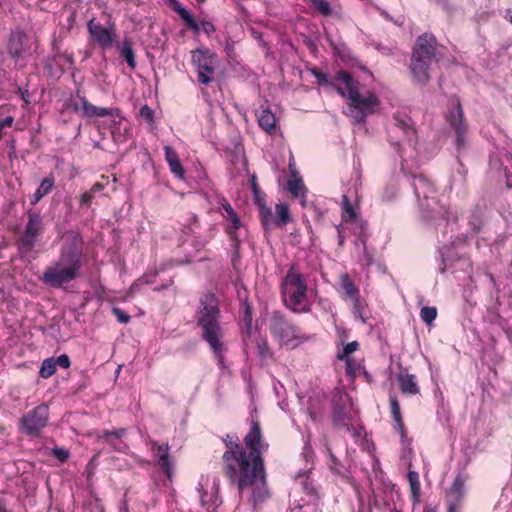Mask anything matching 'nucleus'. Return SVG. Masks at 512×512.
<instances>
[{"label":"nucleus","mask_w":512,"mask_h":512,"mask_svg":"<svg viewBox=\"0 0 512 512\" xmlns=\"http://www.w3.org/2000/svg\"><path fill=\"white\" fill-rule=\"evenodd\" d=\"M226 450L222 455V474L231 486L235 487L240 497L250 488L254 505L263 503L269 498L266 471L262 457L263 442L260 425L252 421L244 445L229 435L224 439Z\"/></svg>","instance_id":"obj_1"},{"label":"nucleus","mask_w":512,"mask_h":512,"mask_svg":"<svg viewBox=\"0 0 512 512\" xmlns=\"http://www.w3.org/2000/svg\"><path fill=\"white\" fill-rule=\"evenodd\" d=\"M58 259L43 272L40 280L45 285L60 289L81 276L83 266L82 238L76 232L66 236Z\"/></svg>","instance_id":"obj_2"},{"label":"nucleus","mask_w":512,"mask_h":512,"mask_svg":"<svg viewBox=\"0 0 512 512\" xmlns=\"http://www.w3.org/2000/svg\"><path fill=\"white\" fill-rule=\"evenodd\" d=\"M196 323L201 328V337L208 343L216 357L222 359L226 350L222 341L224 332L220 324L219 301L212 292L205 293L199 300Z\"/></svg>","instance_id":"obj_3"},{"label":"nucleus","mask_w":512,"mask_h":512,"mask_svg":"<svg viewBox=\"0 0 512 512\" xmlns=\"http://www.w3.org/2000/svg\"><path fill=\"white\" fill-rule=\"evenodd\" d=\"M412 186L418 202L421 217L426 221L457 220L449 204H442L436 196L434 184L425 176H413Z\"/></svg>","instance_id":"obj_4"},{"label":"nucleus","mask_w":512,"mask_h":512,"mask_svg":"<svg viewBox=\"0 0 512 512\" xmlns=\"http://www.w3.org/2000/svg\"><path fill=\"white\" fill-rule=\"evenodd\" d=\"M335 79L346 86L347 97L356 111L354 118L358 122L363 121L367 114H372L377 110L380 105L378 97L373 92L362 95L359 92L358 81L348 71H338Z\"/></svg>","instance_id":"obj_5"},{"label":"nucleus","mask_w":512,"mask_h":512,"mask_svg":"<svg viewBox=\"0 0 512 512\" xmlns=\"http://www.w3.org/2000/svg\"><path fill=\"white\" fill-rule=\"evenodd\" d=\"M308 286L304 275L292 264L282 282V294L287 308L294 312H307L306 306Z\"/></svg>","instance_id":"obj_6"},{"label":"nucleus","mask_w":512,"mask_h":512,"mask_svg":"<svg viewBox=\"0 0 512 512\" xmlns=\"http://www.w3.org/2000/svg\"><path fill=\"white\" fill-rule=\"evenodd\" d=\"M38 40L33 34L22 30L12 31L7 43V52L15 63L24 62L37 52Z\"/></svg>","instance_id":"obj_7"},{"label":"nucleus","mask_w":512,"mask_h":512,"mask_svg":"<svg viewBox=\"0 0 512 512\" xmlns=\"http://www.w3.org/2000/svg\"><path fill=\"white\" fill-rule=\"evenodd\" d=\"M445 120L449 128L454 131L457 149H462L465 146L468 124L465 121L464 111L457 96L450 97L449 107L445 113Z\"/></svg>","instance_id":"obj_8"},{"label":"nucleus","mask_w":512,"mask_h":512,"mask_svg":"<svg viewBox=\"0 0 512 512\" xmlns=\"http://www.w3.org/2000/svg\"><path fill=\"white\" fill-rule=\"evenodd\" d=\"M191 61L197 67L198 81L209 85L214 80L217 66V56L205 47L197 48L191 52Z\"/></svg>","instance_id":"obj_9"},{"label":"nucleus","mask_w":512,"mask_h":512,"mask_svg":"<svg viewBox=\"0 0 512 512\" xmlns=\"http://www.w3.org/2000/svg\"><path fill=\"white\" fill-rule=\"evenodd\" d=\"M269 330L283 344H288L298 338L300 332L299 328L286 319L279 311L273 312L270 317Z\"/></svg>","instance_id":"obj_10"},{"label":"nucleus","mask_w":512,"mask_h":512,"mask_svg":"<svg viewBox=\"0 0 512 512\" xmlns=\"http://www.w3.org/2000/svg\"><path fill=\"white\" fill-rule=\"evenodd\" d=\"M49 408L46 404H40L21 418L22 430L29 436H37L47 426Z\"/></svg>","instance_id":"obj_11"},{"label":"nucleus","mask_w":512,"mask_h":512,"mask_svg":"<svg viewBox=\"0 0 512 512\" xmlns=\"http://www.w3.org/2000/svg\"><path fill=\"white\" fill-rule=\"evenodd\" d=\"M42 231L43 219L41 215L35 211H28V222L19 240L22 249L31 251Z\"/></svg>","instance_id":"obj_12"},{"label":"nucleus","mask_w":512,"mask_h":512,"mask_svg":"<svg viewBox=\"0 0 512 512\" xmlns=\"http://www.w3.org/2000/svg\"><path fill=\"white\" fill-rule=\"evenodd\" d=\"M87 29L92 40L102 49H108L112 46L115 34L114 24L109 23L108 26H104L99 20L92 18L87 23Z\"/></svg>","instance_id":"obj_13"},{"label":"nucleus","mask_w":512,"mask_h":512,"mask_svg":"<svg viewBox=\"0 0 512 512\" xmlns=\"http://www.w3.org/2000/svg\"><path fill=\"white\" fill-rule=\"evenodd\" d=\"M412 53H417L419 56L432 61H438L439 52L436 37L428 32L421 34L415 41Z\"/></svg>","instance_id":"obj_14"},{"label":"nucleus","mask_w":512,"mask_h":512,"mask_svg":"<svg viewBox=\"0 0 512 512\" xmlns=\"http://www.w3.org/2000/svg\"><path fill=\"white\" fill-rule=\"evenodd\" d=\"M432 60L419 56L417 53H411L409 69L414 81L425 86L431 79L430 68Z\"/></svg>","instance_id":"obj_15"},{"label":"nucleus","mask_w":512,"mask_h":512,"mask_svg":"<svg viewBox=\"0 0 512 512\" xmlns=\"http://www.w3.org/2000/svg\"><path fill=\"white\" fill-rule=\"evenodd\" d=\"M170 8L175 11L179 17L186 23V25L191 28L194 32L198 33L200 28H202L203 32L206 34H212L215 32V26L210 21H203L201 26L196 22L194 17L190 14V12L184 8L181 3L177 0H170Z\"/></svg>","instance_id":"obj_16"},{"label":"nucleus","mask_w":512,"mask_h":512,"mask_svg":"<svg viewBox=\"0 0 512 512\" xmlns=\"http://www.w3.org/2000/svg\"><path fill=\"white\" fill-rule=\"evenodd\" d=\"M250 181L254 202L259 209L261 222L267 228L272 221V211L265 203V195L258 187L256 176L252 175Z\"/></svg>","instance_id":"obj_17"},{"label":"nucleus","mask_w":512,"mask_h":512,"mask_svg":"<svg viewBox=\"0 0 512 512\" xmlns=\"http://www.w3.org/2000/svg\"><path fill=\"white\" fill-rule=\"evenodd\" d=\"M151 450L157 458V463L161 470L166 474V476L171 479L172 477V469L173 464L171 461V457L169 454V445H160L156 441H151Z\"/></svg>","instance_id":"obj_18"},{"label":"nucleus","mask_w":512,"mask_h":512,"mask_svg":"<svg viewBox=\"0 0 512 512\" xmlns=\"http://www.w3.org/2000/svg\"><path fill=\"white\" fill-rule=\"evenodd\" d=\"M332 422L334 427L341 428L345 427L347 431H350V426L348 423L349 417L346 412L345 404L343 403V399L340 396L338 400H333L332 402Z\"/></svg>","instance_id":"obj_19"},{"label":"nucleus","mask_w":512,"mask_h":512,"mask_svg":"<svg viewBox=\"0 0 512 512\" xmlns=\"http://www.w3.org/2000/svg\"><path fill=\"white\" fill-rule=\"evenodd\" d=\"M400 390L404 394L416 395L420 392L416 376L408 372H401L397 376Z\"/></svg>","instance_id":"obj_20"},{"label":"nucleus","mask_w":512,"mask_h":512,"mask_svg":"<svg viewBox=\"0 0 512 512\" xmlns=\"http://www.w3.org/2000/svg\"><path fill=\"white\" fill-rule=\"evenodd\" d=\"M467 477L461 473H458L448 490L450 497L449 502L461 503L465 494V483Z\"/></svg>","instance_id":"obj_21"},{"label":"nucleus","mask_w":512,"mask_h":512,"mask_svg":"<svg viewBox=\"0 0 512 512\" xmlns=\"http://www.w3.org/2000/svg\"><path fill=\"white\" fill-rule=\"evenodd\" d=\"M275 209L276 216L272 215V221L268 226L274 224L279 228L285 227L291 221L289 206L286 203H279L276 204Z\"/></svg>","instance_id":"obj_22"},{"label":"nucleus","mask_w":512,"mask_h":512,"mask_svg":"<svg viewBox=\"0 0 512 512\" xmlns=\"http://www.w3.org/2000/svg\"><path fill=\"white\" fill-rule=\"evenodd\" d=\"M340 282L342 288L345 290L346 295L353 300L354 308L358 309L360 304L359 289L355 286L354 282L348 274H342L340 276Z\"/></svg>","instance_id":"obj_23"},{"label":"nucleus","mask_w":512,"mask_h":512,"mask_svg":"<svg viewBox=\"0 0 512 512\" xmlns=\"http://www.w3.org/2000/svg\"><path fill=\"white\" fill-rule=\"evenodd\" d=\"M164 150L166 160L170 166L172 173H174L177 177L182 179L184 177L185 171L179 161L176 151H174L170 146H165Z\"/></svg>","instance_id":"obj_24"},{"label":"nucleus","mask_w":512,"mask_h":512,"mask_svg":"<svg viewBox=\"0 0 512 512\" xmlns=\"http://www.w3.org/2000/svg\"><path fill=\"white\" fill-rule=\"evenodd\" d=\"M485 204H476L469 217V224L475 233L480 232L484 225Z\"/></svg>","instance_id":"obj_25"},{"label":"nucleus","mask_w":512,"mask_h":512,"mask_svg":"<svg viewBox=\"0 0 512 512\" xmlns=\"http://www.w3.org/2000/svg\"><path fill=\"white\" fill-rule=\"evenodd\" d=\"M119 53L121 57L125 59L129 68L132 70L136 67L135 54L133 50V42L132 40L125 38L121 45L118 46Z\"/></svg>","instance_id":"obj_26"},{"label":"nucleus","mask_w":512,"mask_h":512,"mask_svg":"<svg viewBox=\"0 0 512 512\" xmlns=\"http://www.w3.org/2000/svg\"><path fill=\"white\" fill-rule=\"evenodd\" d=\"M54 177L48 176L42 180L39 187L37 188L36 192L33 194L31 199V204L35 205L38 203L45 195L51 192L52 188L54 187Z\"/></svg>","instance_id":"obj_27"},{"label":"nucleus","mask_w":512,"mask_h":512,"mask_svg":"<svg viewBox=\"0 0 512 512\" xmlns=\"http://www.w3.org/2000/svg\"><path fill=\"white\" fill-rule=\"evenodd\" d=\"M200 500L201 504L203 506H206L207 509H210V507H213L214 509L219 506L221 503L220 496H219V486L218 484H214L212 493L210 497L208 498V494L204 489L200 490Z\"/></svg>","instance_id":"obj_28"},{"label":"nucleus","mask_w":512,"mask_h":512,"mask_svg":"<svg viewBox=\"0 0 512 512\" xmlns=\"http://www.w3.org/2000/svg\"><path fill=\"white\" fill-rule=\"evenodd\" d=\"M359 348V343L357 341H352L348 344H346L343 348V351L341 353H338L337 358L339 360H345L346 361V372L349 375L354 374L353 367H352V359L349 357L350 354L355 352Z\"/></svg>","instance_id":"obj_29"},{"label":"nucleus","mask_w":512,"mask_h":512,"mask_svg":"<svg viewBox=\"0 0 512 512\" xmlns=\"http://www.w3.org/2000/svg\"><path fill=\"white\" fill-rule=\"evenodd\" d=\"M126 434V429L120 428L116 430H103L101 433L97 434L98 439H103L107 444H109L114 450L116 451H122V448L115 444L113 441L114 438H121Z\"/></svg>","instance_id":"obj_30"},{"label":"nucleus","mask_w":512,"mask_h":512,"mask_svg":"<svg viewBox=\"0 0 512 512\" xmlns=\"http://www.w3.org/2000/svg\"><path fill=\"white\" fill-rule=\"evenodd\" d=\"M258 123L263 130L271 134L275 130V115L268 109L262 110Z\"/></svg>","instance_id":"obj_31"},{"label":"nucleus","mask_w":512,"mask_h":512,"mask_svg":"<svg viewBox=\"0 0 512 512\" xmlns=\"http://www.w3.org/2000/svg\"><path fill=\"white\" fill-rule=\"evenodd\" d=\"M287 189L295 198L304 197L306 193V188L300 176L289 179L287 182Z\"/></svg>","instance_id":"obj_32"},{"label":"nucleus","mask_w":512,"mask_h":512,"mask_svg":"<svg viewBox=\"0 0 512 512\" xmlns=\"http://www.w3.org/2000/svg\"><path fill=\"white\" fill-rule=\"evenodd\" d=\"M251 343L255 344L257 354L262 360H266L272 356L266 338L258 335L253 340H251Z\"/></svg>","instance_id":"obj_33"},{"label":"nucleus","mask_w":512,"mask_h":512,"mask_svg":"<svg viewBox=\"0 0 512 512\" xmlns=\"http://www.w3.org/2000/svg\"><path fill=\"white\" fill-rule=\"evenodd\" d=\"M407 478L411 489L413 503L417 504L420 499L419 475L415 471H409L407 474Z\"/></svg>","instance_id":"obj_34"},{"label":"nucleus","mask_w":512,"mask_h":512,"mask_svg":"<svg viewBox=\"0 0 512 512\" xmlns=\"http://www.w3.org/2000/svg\"><path fill=\"white\" fill-rule=\"evenodd\" d=\"M342 219L344 222H353L358 219V216L350 203V200L347 195L342 196Z\"/></svg>","instance_id":"obj_35"},{"label":"nucleus","mask_w":512,"mask_h":512,"mask_svg":"<svg viewBox=\"0 0 512 512\" xmlns=\"http://www.w3.org/2000/svg\"><path fill=\"white\" fill-rule=\"evenodd\" d=\"M390 406H391V412L393 415V419L396 423L397 429L401 432V434L405 433L404 430V423L402 420L401 412H400V405L396 397H390Z\"/></svg>","instance_id":"obj_36"},{"label":"nucleus","mask_w":512,"mask_h":512,"mask_svg":"<svg viewBox=\"0 0 512 512\" xmlns=\"http://www.w3.org/2000/svg\"><path fill=\"white\" fill-rule=\"evenodd\" d=\"M56 372V362L54 358L45 359L42 362L39 375L42 378H49Z\"/></svg>","instance_id":"obj_37"},{"label":"nucleus","mask_w":512,"mask_h":512,"mask_svg":"<svg viewBox=\"0 0 512 512\" xmlns=\"http://www.w3.org/2000/svg\"><path fill=\"white\" fill-rule=\"evenodd\" d=\"M357 224V238L358 241L362 244L363 249H366V243L368 239V230H367V223L363 221L362 219L358 218L356 221H354Z\"/></svg>","instance_id":"obj_38"},{"label":"nucleus","mask_w":512,"mask_h":512,"mask_svg":"<svg viewBox=\"0 0 512 512\" xmlns=\"http://www.w3.org/2000/svg\"><path fill=\"white\" fill-rule=\"evenodd\" d=\"M81 108H79L78 104L75 105V110L81 109L84 117H95L97 106L89 103L85 97L80 98Z\"/></svg>","instance_id":"obj_39"},{"label":"nucleus","mask_w":512,"mask_h":512,"mask_svg":"<svg viewBox=\"0 0 512 512\" xmlns=\"http://www.w3.org/2000/svg\"><path fill=\"white\" fill-rule=\"evenodd\" d=\"M394 125L401 129L408 138L415 134L414 129L410 126L409 119L400 118L398 115L394 116Z\"/></svg>","instance_id":"obj_40"},{"label":"nucleus","mask_w":512,"mask_h":512,"mask_svg":"<svg viewBox=\"0 0 512 512\" xmlns=\"http://www.w3.org/2000/svg\"><path fill=\"white\" fill-rule=\"evenodd\" d=\"M421 319L430 326L437 317V309L435 307L425 306L420 311Z\"/></svg>","instance_id":"obj_41"},{"label":"nucleus","mask_w":512,"mask_h":512,"mask_svg":"<svg viewBox=\"0 0 512 512\" xmlns=\"http://www.w3.org/2000/svg\"><path fill=\"white\" fill-rule=\"evenodd\" d=\"M313 8L324 16H329L332 13L330 4L326 0H311Z\"/></svg>","instance_id":"obj_42"},{"label":"nucleus","mask_w":512,"mask_h":512,"mask_svg":"<svg viewBox=\"0 0 512 512\" xmlns=\"http://www.w3.org/2000/svg\"><path fill=\"white\" fill-rule=\"evenodd\" d=\"M298 478H302L303 479L302 485H303L304 490L309 495L313 496L317 500L319 498L318 494H317V490H316L313 482L310 480L309 476L306 475V473L303 474V475L299 474Z\"/></svg>","instance_id":"obj_43"},{"label":"nucleus","mask_w":512,"mask_h":512,"mask_svg":"<svg viewBox=\"0 0 512 512\" xmlns=\"http://www.w3.org/2000/svg\"><path fill=\"white\" fill-rule=\"evenodd\" d=\"M310 72L317 79L318 84L334 86V83L330 80L329 76L326 73L321 72L317 68L310 69Z\"/></svg>","instance_id":"obj_44"},{"label":"nucleus","mask_w":512,"mask_h":512,"mask_svg":"<svg viewBox=\"0 0 512 512\" xmlns=\"http://www.w3.org/2000/svg\"><path fill=\"white\" fill-rule=\"evenodd\" d=\"M223 208H224L225 212L227 213L229 219L233 223V227L235 229H238L240 227L241 223H240V219H239L237 213L234 211V209L232 208V206L229 203L224 204Z\"/></svg>","instance_id":"obj_45"},{"label":"nucleus","mask_w":512,"mask_h":512,"mask_svg":"<svg viewBox=\"0 0 512 512\" xmlns=\"http://www.w3.org/2000/svg\"><path fill=\"white\" fill-rule=\"evenodd\" d=\"M252 334H253L252 322H249V324H245V326H244V328L242 330L244 346L247 349L249 348V342H251V340H253L252 339Z\"/></svg>","instance_id":"obj_46"},{"label":"nucleus","mask_w":512,"mask_h":512,"mask_svg":"<svg viewBox=\"0 0 512 512\" xmlns=\"http://www.w3.org/2000/svg\"><path fill=\"white\" fill-rule=\"evenodd\" d=\"M51 454L60 462H65L69 458V451L61 447L53 448Z\"/></svg>","instance_id":"obj_47"},{"label":"nucleus","mask_w":512,"mask_h":512,"mask_svg":"<svg viewBox=\"0 0 512 512\" xmlns=\"http://www.w3.org/2000/svg\"><path fill=\"white\" fill-rule=\"evenodd\" d=\"M118 114H119V109H117V108L97 107L95 117L114 116V115H118Z\"/></svg>","instance_id":"obj_48"},{"label":"nucleus","mask_w":512,"mask_h":512,"mask_svg":"<svg viewBox=\"0 0 512 512\" xmlns=\"http://www.w3.org/2000/svg\"><path fill=\"white\" fill-rule=\"evenodd\" d=\"M140 116L148 122H153L154 111L148 105H144L140 109Z\"/></svg>","instance_id":"obj_49"},{"label":"nucleus","mask_w":512,"mask_h":512,"mask_svg":"<svg viewBox=\"0 0 512 512\" xmlns=\"http://www.w3.org/2000/svg\"><path fill=\"white\" fill-rule=\"evenodd\" d=\"M113 314L116 316L117 320L121 323L126 324L130 320V316L117 307L113 308Z\"/></svg>","instance_id":"obj_50"},{"label":"nucleus","mask_w":512,"mask_h":512,"mask_svg":"<svg viewBox=\"0 0 512 512\" xmlns=\"http://www.w3.org/2000/svg\"><path fill=\"white\" fill-rule=\"evenodd\" d=\"M55 362H56V365H59V366H61V367H62V368H64V369L69 368V367H70V364H71V363H70V359H69L68 355H66V354H62V355H60V356L55 360Z\"/></svg>","instance_id":"obj_51"},{"label":"nucleus","mask_w":512,"mask_h":512,"mask_svg":"<svg viewBox=\"0 0 512 512\" xmlns=\"http://www.w3.org/2000/svg\"><path fill=\"white\" fill-rule=\"evenodd\" d=\"M94 194L92 191L85 192L81 196V204L85 206H89L91 204V201L93 199Z\"/></svg>","instance_id":"obj_52"},{"label":"nucleus","mask_w":512,"mask_h":512,"mask_svg":"<svg viewBox=\"0 0 512 512\" xmlns=\"http://www.w3.org/2000/svg\"><path fill=\"white\" fill-rule=\"evenodd\" d=\"M243 321L244 324H249V322H252L251 308L247 304L244 306Z\"/></svg>","instance_id":"obj_53"},{"label":"nucleus","mask_w":512,"mask_h":512,"mask_svg":"<svg viewBox=\"0 0 512 512\" xmlns=\"http://www.w3.org/2000/svg\"><path fill=\"white\" fill-rule=\"evenodd\" d=\"M289 172L291 174V178H294V177H299V173L296 169V165H295V162H294V158L293 156L291 155L290 156V160H289Z\"/></svg>","instance_id":"obj_54"},{"label":"nucleus","mask_w":512,"mask_h":512,"mask_svg":"<svg viewBox=\"0 0 512 512\" xmlns=\"http://www.w3.org/2000/svg\"><path fill=\"white\" fill-rule=\"evenodd\" d=\"M14 122V118L12 116H7L0 121V127L3 129L4 127H11Z\"/></svg>","instance_id":"obj_55"},{"label":"nucleus","mask_w":512,"mask_h":512,"mask_svg":"<svg viewBox=\"0 0 512 512\" xmlns=\"http://www.w3.org/2000/svg\"><path fill=\"white\" fill-rule=\"evenodd\" d=\"M460 506H461V503L448 501V511L447 512H459Z\"/></svg>","instance_id":"obj_56"},{"label":"nucleus","mask_w":512,"mask_h":512,"mask_svg":"<svg viewBox=\"0 0 512 512\" xmlns=\"http://www.w3.org/2000/svg\"><path fill=\"white\" fill-rule=\"evenodd\" d=\"M18 92L21 94V97L24 102H26L27 104L30 103L28 90H23L22 88L19 87Z\"/></svg>","instance_id":"obj_57"},{"label":"nucleus","mask_w":512,"mask_h":512,"mask_svg":"<svg viewBox=\"0 0 512 512\" xmlns=\"http://www.w3.org/2000/svg\"><path fill=\"white\" fill-rule=\"evenodd\" d=\"M332 87H333V88H334V89H335V90H336V91H337L341 96H343V97L347 96V90H346V89L344 90L343 88H341L340 86H337V85H335V84H334V86H332Z\"/></svg>","instance_id":"obj_58"},{"label":"nucleus","mask_w":512,"mask_h":512,"mask_svg":"<svg viewBox=\"0 0 512 512\" xmlns=\"http://www.w3.org/2000/svg\"><path fill=\"white\" fill-rule=\"evenodd\" d=\"M437 2L444 8V9H447L449 10L450 9V6H449V2L448 0H437Z\"/></svg>","instance_id":"obj_59"},{"label":"nucleus","mask_w":512,"mask_h":512,"mask_svg":"<svg viewBox=\"0 0 512 512\" xmlns=\"http://www.w3.org/2000/svg\"><path fill=\"white\" fill-rule=\"evenodd\" d=\"M101 188H102V185L99 183H96V184H94V186L92 187V189L90 191H92V193L94 194L95 191H98Z\"/></svg>","instance_id":"obj_60"},{"label":"nucleus","mask_w":512,"mask_h":512,"mask_svg":"<svg viewBox=\"0 0 512 512\" xmlns=\"http://www.w3.org/2000/svg\"><path fill=\"white\" fill-rule=\"evenodd\" d=\"M363 375H364V377L366 378V380L368 382L372 381V377H371V375L367 371H363Z\"/></svg>","instance_id":"obj_61"},{"label":"nucleus","mask_w":512,"mask_h":512,"mask_svg":"<svg viewBox=\"0 0 512 512\" xmlns=\"http://www.w3.org/2000/svg\"><path fill=\"white\" fill-rule=\"evenodd\" d=\"M424 512H437L435 507H425Z\"/></svg>","instance_id":"obj_62"},{"label":"nucleus","mask_w":512,"mask_h":512,"mask_svg":"<svg viewBox=\"0 0 512 512\" xmlns=\"http://www.w3.org/2000/svg\"><path fill=\"white\" fill-rule=\"evenodd\" d=\"M344 243V237L341 235V232H339V244L343 245Z\"/></svg>","instance_id":"obj_63"},{"label":"nucleus","mask_w":512,"mask_h":512,"mask_svg":"<svg viewBox=\"0 0 512 512\" xmlns=\"http://www.w3.org/2000/svg\"><path fill=\"white\" fill-rule=\"evenodd\" d=\"M0 512H7L4 508L0 507Z\"/></svg>","instance_id":"obj_64"}]
</instances>
